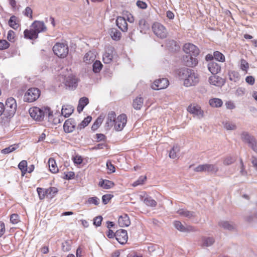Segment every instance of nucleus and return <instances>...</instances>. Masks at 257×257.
<instances>
[{
	"mask_svg": "<svg viewBox=\"0 0 257 257\" xmlns=\"http://www.w3.org/2000/svg\"><path fill=\"white\" fill-rule=\"evenodd\" d=\"M209 104L212 107H220L223 104V101L220 98H213L209 100Z\"/></svg>",
	"mask_w": 257,
	"mask_h": 257,
	"instance_id": "c85d7f7f",
	"label": "nucleus"
},
{
	"mask_svg": "<svg viewBox=\"0 0 257 257\" xmlns=\"http://www.w3.org/2000/svg\"><path fill=\"white\" fill-rule=\"evenodd\" d=\"M23 13L24 15L29 18L30 20L33 19V11L30 7H26Z\"/></svg>",
	"mask_w": 257,
	"mask_h": 257,
	"instance_id": "603ef678",
	"label": "nucleus"
},
{
	"mask_svg": "<svg viewBox=\"0 0 257 257\" xmlns=\"http://www.w3.org/2000/svg\"><path fill=\"white\" fill-rule=\"evenodd\" d=\"M102 64L100 61L96 60L93 64V71L94 73H98L102 68Z\"/></svg>",
	"mask_w": 257,
	"mask_h": 257,
	"instance_id": "79ce46f5",
	"label": "nucleus"
},
{
	"mask_svg": "<svg viewBox=\"0 0 257 257\" xmlns=\"http://www.w3.org/2000/svg\"><path fill=\"white\" fill-rule=\"evenodd\" d=\"M31 28L34 29L38 35L41 32L46 31L47 30V27L44 23L39 21H34L31 25Z\"/></svg>",
	"mask_w": 257,
	"mask_h": 257,
	"instance_id": "ddd939ff",
	"label": "nucleus"
},
{
	"mask_svg": "<svg viewBox=\"0 0 257 257\" xmlns=\"http://www.w3.org/2000/svg\"><path fill=\"white\" fill-rule=\"evenodd\" d=\"M53 51L58 57L64 58L68 55L69 48L66 43L58 42L54 45Z\"/></svg>",
	"mask_w": 257,
	"mask_h": 257,
	"instance_id": "20e7f679",
	"label": "nucleus"
},
{
	"mask_svg": "<svg viewBox=\"0 0 257 257\" xmlns=\"http://www.w3.org/2000/svg\"><path fill=\"white\" fill-rule=\"evenodd\" d=\"M77 82L78 80L75 76H69L66 79V85L69 87H75Z\"/></svg>",
	"mask_w": 257,
	"mask_h": 257,
	"instance_id": "7c9ffc66",
	"label": "nucleus"
},
{
	"mask_svg": "<svg viewBox=\"0 0 257 257\" xmlns=\"http://www.w3.org/2000/svg\"><path fill=\"white\" fill-rule=\"evenodd\" d=\"M8 24L12 28L17 30L20 26V21L18 17L13 15L10 17Z\"/></svg>",
	"mask_w": 257,
	"mask_h": 257,
	"instance_id": "412c9836",
	"label": "nucleus"
},
{
	"mask_svg": "<svg viewBox=\"0 0 257 257\" xmlns=\"http://www.w3.org/2000/svg\"><path fill=\"white\" fill-rule=\"evenodd\" d=\"M144 202L147 205L151 207H155L157 205L156 201L149 197L146 198L144 200Z\"/></svg>",
	"mask_w": 257,
	"mask_h": 257,
	"instance_id": "49530a36",
	"label": "nucleus"
},
{
	"mask_svg": "<svg viewBox=\"0 0 257 257\" xmlns=\"http://www.w3.org/2000/svg\"><path fill=\"white\" fill-rule=\"evenodd\" d=\"M75 173L72 171L64 173V178L67 180L72 179L74 178Z\"/></svg>",
	"mask_w": 257,
	"mask_h": 257,
	"instance_id": "0e129e2a",
	"label": "nucleus"
},
{
	"mask_svg": "<svg viewBox=\"0 0 257 257\" xmlns=\"http://www.w3.org/2000/svg\"><path fill=\"white\" fill-rule=\"evenodd\" d=\"M175 227L180 231L189 232L196 231L195 228L191 226L185 227L179 221H175L174 222Z\"/></svg>",
	"mask_w": 257,
	"mask_h": 257,
	"instance_id": "f3484780",
	"label": "nucleus"
},
{
	"mask_svg": "<svg viewBox=\"0 0 257 257\" xmlns=\"http://www.w3.org/2000/svg\"><path fill=\"white\" fill-rule=\"evenodd\" d=\"M116 24L117 27L123 32L127 31L128 29L126 19L122 17H118L116 19Z\"/></svg>",
	"mask_w": 257,
	"mask_h": 257,
	"instance_id": "a211bd4d",
	"label": "nucleus"
},
{
	"mask_svg": "<svg viewBox=\"0 0 257 257\" xmlns=\"http://www.w3.org/2000/svg\"><path fill=\"white\" fill-rule=\"evenodd\" d=\"M179 151V148L178 146H174L169 153V157L171 158L175 159L177 157V152Z\"/></svg>",
	"mask_w": 257,
	"mask_h": 257,
	"instance_id": "864d4df0",
	"label": "nucleus"
},
{
	"mask_svg": "<svg viewBox=\"0 0 257 257\" xmlns=\"http://www.w3.org/2000/svg\"><path fill=\"white\" fill-rule=\"evenodd\" d=\"M234 161V158L231 156H227L224 158L223 160V164L225 165H229L232 164Z\"/></svg>",
	"mask_w": 257,
	"mask_h": 257,
	"instance_id": "bf43d9fd",
	"label": "nucleus"
},
{
	"mask_svg": "<svg viewBox=\"0 0 257 257\" xmlns=\"http://www.w3.org/2000/svg\"><path fill=\"white\" fill-rule=\"evenodd\" d=\"M114 48L112 47H108L103 55V61L104 63H110L113 59Z\"/></svg>",
	"mask_w": 257,
	"mask_h": 257,
	"instance_id": "4468645a",
	"label": "nucleus"
},
{
	"mask_svg": "<svg viewBox=\"0 0 257 257\" xmlns=\"http://www.w3.org/2000/svg\"><path fill=\"white\" fill-rule=\"evenodd\" d=\"M229 78L231 81L237 82L239 80L240 75L238 72L230 71L228 73Z\"/></svg>",
	"mask_w": 257,
	"mask_h": 257,
	"instance_id": "c9c22d12",
	"label": "nucleus"
},
{
	"mask_svg": "<svg viewBox=\"0 0 257 257\" xmlns=\"http://www.w3.org/2000/svg\"><path fill=\"white\" fill-rule=\"evenodd\" d=\"M127 117L124 113L119 114L115 119L114 128L116 131H121L126 125Z\"/></svg>",
	"mask_w": 257,
	"mask_h": 257,
	"instance_id": "6e6552de",
	"label": "nucleus"
},
{
	"mask_svg": "<svg viewBox=\"0 0 257 257\" xmlns=\"http://www.w3.org/2000/svg\"><path fill=\"white\" fill-rule=\"evenodd\" d=\"M24 37L26 39L34 40L38 38V35L32 28L30 29H26L24 32Z\"/></svg>",
	"mask_w": 257,
	"mask_h": 257,
	"instance_id": "5701e85b",
	"label": "nucleus"
},
{
	"mask_svg": "<svg viewBox=\"0 0 257 257\" xmlns=\"http://www.w3.org/2000/svg\"><path fill=\"white\" fill-rule=\"evenodd\" d=\"M225 105L227 109L232 110L235 108V105L232 101H227L225 103Z\"/></svg>",
	"mask_w": 257,
	"mask_h": 257,
	"instance_id": "e2e57ef3",
	"label": "nucleus"
},
{
	"mask_svg": "<svg viewBox=\"0 0 257 257\" xmlns=\"http://www.w3.org/2000/svg\"><path fill=\"white\" fill-rule=\"evenodd\" d=\"M74 111L73 107L71 105H64L61 110L62 114L65 117H69Z\"/></svg>",
	"mask_w": 257,
	"mask_h": 257,
	"instance_id": "b1692460",
	"label": "nucleus"
},
{
	"mask_svg": "<svg viewBox=\"0 0 257 257\" xmlns=\"http://www.w3.org/2000/svg\"><path fill=\"white\" fill-rule=\"evenodd\" d=\"M89 103V99L87 97H83L79 99V103L77 107V111L80 113L85 106Z\"/></svg>",
	"mask_w": 257,
	"mask_h": 257,
	"instance_id": "393cba45",
	"label": "nucleus"
},
{
	"mask_svg": "<svg viewBox=\"0 0 257 257\" xmlns=\"http://www.w3.org/2000/svg\"><path fill=\"white\" fill-rule=\"evenodd\" d=\"M213 56L215 60L219 62H223L225 60L224 55L219 51H215L213 53Z\"/></svg>",
	"mask_w": 257,
	"mask_h": 257,
	"instance_id": "37998d69",
	"label": "nucleus"
},
{
	"mask_svg": "<svg viewBox=\"0 0 257 257\" xmlns=\"http://www.w3.org/2000/svg\"><path fill=\"white\" fill-rule=\"evenodd\" d=\"M147 177L145 176H141L139 177V178L133 184V186L134 187L143 184L144 182L146 180Z\"/></svg>",
	"mask_w": 257,
	"mask_h": 257,
	"instance_id": "6e6d98bb",
	"label": "nucleus"
},
{
	"mask_svg": "<svg viewBox=\"0 0 257 257\" xmlns=\"http://www.w3.org/2000/svg\"><path fill=\"white\" fill-rule=\"evenodd\" d=\"M107 169L108 170V173L111 174L114 173L115 171V168L114 166L112 164L110 161H107L106 162Z\"/></svg>",
	"mask_w": 257,
	"mask_h": 257,
	"instance_id": "13d9d810",
	"label": "nucleus"
},
{
	"mask_svg": "<svg viewBox=\"0 0 257 257\" xmlns=\"http://www.w3.org/2000/svg\"><path fill=\"white\" fill-rule=\"evenodd\" d=\"M245 82L251 85H253L255 83V78L252 76H248L245 78Z\"/></svg>",
	"mask_w": 257,
	"mask_h": 257,
	"instance_id": "69168bd1",
	"label": "nucleus"
},
{
	"mask_svg": "<svg viewBox=\"0 0 257 257\" xmlns=\"http://www.w3.org/2000/svg\"><path fill=\"white\" fill-rule=\"evenodd\" d=\"M177 213L180 215L183 216H185V217H188V218H190L192 216H193V214H192V212H189V211H188L187 210H186L185 209H179L177 211Z\"/></svg>",
	"mask_w": 257,
	"mask_h": 257,
	"instance_id": "de8ad7c7",
	"label": "nucleus"
},
{
	"mask_svg": "<svg viewBox=\"0 0 257 257\" xmlns=\"http://www.w3.org/2000/svg\"><path fill=\"white\" fill-rule=\"evenodd\" d=\"M46 189L47 197L50 199L54 197L58 192V189L55 187H50Z\"/></svg>",
	"mask_w": 257,
	"mask_h": 257,
	"instance_id": "2f4dec72",
	"label": "nucleus"
},
{
	"mask_svg": "<svg viewBox=\"0 0 257 257\" xmlns=\"http://www.w3.org/2000/svg\"><path fill=\"white\" fill-rule=\"evenodd\" d=\"M249 68V64L244 59H241L240 60V69L245 72L246 73L247 72V69Z\"/></svg>",
	"mask_w": 257,
	"mask_h": 257,
	"instance_id": "8fccbe9b",
	"label": "nucleus"
},
{
	"mask_svg": "<svg viewBox=\"0 0 257 257\" xmlns=\"http://www.w3.org/2000/svg\"><path fill=\"white\" fill-rule=\"evenodd\" d=\"M88 202L97 205L99 204V199L96 197H90L88 199Z\"/></svg>",
	"mask_w": 257,
	"mask_h": 257,
	"instance_id": "774afa93",
	"label": "nucleus"
},
{
	"mask_svg": "<svg viewBox=\"0 0 257 257\" xmlns=\"http://www.w3.org/2000/svg\"><path fill=\"white\" fill-rule=\"evenodd\" d=\"M241 138L244 142L248 144L249 146H250L253 142H255V139L253 137L250 136L246 132H243L241 134Z\"/></svg>",
	"mask_w": 257,
	"mask_h": 257,
	"instance_id": "cd10ccee",
	"label": "nucleus"
},
{
	"mask_svg": "<svg viewBox=\"0 0 257 257\" xmlns=\"http://www.w3.org/2000/svg\"><path fill=\"white\" fill-rule=\"evenodd\" d=\"M169 85V81L167 78H159L154 81L151 85L154 90H160L166 88Z\"/></svg>",
	"mask_w": 257,
	"mask_h": 257,
	"instance_id": "1a4fd4ad",
	"label": "nucleus"
},
{
	"mask_svg": "<svg viewBox=\"0 0 257 257\" xmlns=\"http://www.w3.org/2000/svg\"><path fill=\"white\" fill-rule=\"evenodd\" d=\"M208 81L210 84L218 87L222 86L225 83L224 79L215 74L209 77Z\"/></svg>",
	"mask_w": 257,
	"mask_h": 257,
	"instance_id": "2eb2a0df",
	"label": "nucleus"
},
{
	"mask_svg": "<svg viewBox=\"0 0 257 257\" xmlns=\"http://www.w3.org/2000/svg\"><path fill=\"white\" fill-rule=\"evenodd\" d=\"M223 126L227 130H234L236 128V125L233 123L229 121L223 122Z\"/></svg>",
	"mask_w": 257,
	"mask_h": 257,
	"instance_id": "09e8293b",
	"label": "nucleus"
},
{
	"mask_svg": "<svg viewBox=\"0 0 257 257\" xmlns=\"http://www.w3.org/2000/svg\"><path fill=\"white\" fill-rule=\"evenodd\" d=\"M102 221V217L101 216H98L94 218L93 223L97 226H99Z\"/></svg>",
	"mask_w": 257,
	"mask_h": 257,
	"instance_id": "338daca9",
	"label": "nucleus"
},
{
	"mask_svg": "<svg viewBox=\"0 0 257 257\" xmlns=\"http://www.w3.org/2000/svg\"><path fill=\"white\" fill-rule=\"evenodd\" d=\"M143 103V98L141 97H137L134 100L133 106L135 109L139 110L142 107Z\"/></svg>",
	"mask_w": 257,
	"mask_h": 257,
	"instance_id": "c756f323",
	"label": "nucleus"
},
{
	"mask_svg": "<svg viewBox=\"0 0 257 257\" xmlns=\"http://www.w3.org/2000/svg\"><path fill=\"white\" fill-rule=\"evenodd\" d=\"M37 191L39 195V199L40 200L44 199L46 197H47V189L38 187L37 188Z\"/></svg>",
	"mask_w": 257,
	"mask_h": 257,
	"instance_id": "a19ab883",
	"label": "nucleus"
},
{
	"mask_svg": "<svg viewBox=\"0 0 257 257\" xmlns=\"http://www.w3.org/2000/svg\"><path fill=\"white\" fill-rule=\"evenodd\" d=\"M152 30L155 35L161 39L165 38L167 36L166 28L160 23H154L152 26Z\"/></svg>",
	"mask_w": 257,
	"mask_h": 257,
	"instance_id": "0eeeda50",
	"label": "nucleus"
},
{
	"mask_svg": "<svg viewBox=\"0 0 257 257\" xmlns=\"http://www.w3.org/2000/svg\"><path fill=\"white\" fill-rule=\"evenodd\" d=\"M7 39L8 40L12 43H14L16 41V34L13 30H9L7 34Z\"/></svg>",
	"mask_w": 257,
	"mask_h": 257,
	"instance_id": "ea45409f",
	"label": "nucleus"
},
{
	"mask_svg": "<svg viewBox=\"0 0 257 257\" xmlns=\"http://www.w3.org/2000/svg\"><path fill=\"white\" fill-rule=\"evenodd\" d=\"M30 116L35 120L42 121L44 117H47L48 121L57 124L60 122V119L54 117L53 111L48 106H42L41 107L34 106L29 110Z\"/></svg>",
	"mask_w": 257,
	"mask_h": 257,
	"instance_id": "f257e3e1",
	"label": "nucleus"
},
{
	"mask_svg": "<svg viewBox=\"0 0 257 257\" xmlns=\"http://www.w3.org/2000/svg\"><path fill=\"white\" fill-rule=\"evenodd\" d=\"M19 147L18 145L17 144H14L13 145L10 146L9 147H7L4 149H3L1 151L2 154H9L10 153H11L14 151H15L16 149H17Z\"/></svg>",
	"mask_w": 257,
	"mask_h": 257,
	"instance_id": "4c0bfd02",
	"label": "nucleus"
},
{
	"mask_svg": "<svg viewBox=\"0 0 257 257\" xmlns=\"http://www.w3.org/2000/svg\"><path fill=\"white\" fill-rule=\"evenodd\" d=\"M49 170L52 173H57L59 171L58 167L54 159L51 158L48 161Z\"/></svg>",
	"mask_w": 257,
	"mask_h": 257,
	"instance_id": "a878e982",
	"label": "nucleus"
},
{
	"mask_svg": "<svg viewBox=\"0 0 257 257\" xmlns=\"http://www.w3.org/2000/svg\"><path fill=\"white\" fill-rule=\"evenodd\" d=\"M147 177L145 176H141L139 177V178L133 184V186L134 187L143 184L144 182L146 180Z\"/></svg>",
	"mask_w": 257,
	"mask_h": 257,
	"instance_id": "4d7b16f0",
	"label": "nucleus"
},
{
	"mask_svg": "<svg viewBox=\"0 0 257 257\" xmlns=\"http://www.w3.org/2000/svg\"><path fill=\"white\" fill-rule=\"evenodd\" d=\"M17 103L16 100L13 97L8 98L6 101L5 106L6 111V116L10 117L13 116L17 110Z\"/></svg>",
	"mask_w": 257,
	"mask_h": 257,
	"instance_id": "423d86ee",
	"label": "nucleus"
},
{
	"mask_svg": "<svg viewBox=\"0 0 257 257\" xmlns=\"http://www.w3.org/2000/svg\"><path fill=\"white\" fill-rule=\"evenodd\" d=\"M28 163L27 161L22 160L18 165V168L21 170L22 176H24L27 172Z\"/></svg>",
	"mask_w": 257,
	"mask_h": 257,
	"instance_id": "72a5a7b5",
	"label": "nucleus"
},
{
	"mask_svg": "<svg viewBox=\"0 0 257 257\" xmlns=\"http://www.w3.org/2000/svg\"><path fill=\"white\" fill-rule=\"evenodd\" d=\"M103 120L102 116H98L91 126V130L93 131H96L101 124Z\"/></svg>",
	"mask_w": 257,
	"mask_h": 257,
	"instance_id": "e433bc0d",
	"label": "nucleus"
},
{
	"mask_svg": "<svg viewBox=\"0 0 257 257\" xmlns=\"http://www.w3.org/2000/svg\"><path fill=\"white\" fill-rule=\"evenodd\" d=\"M202 244L203 246H208L212 245L214 242V239L212 237H203L202 238Z\"/></svg>",
	"mask_w": 257,
	"mask_h": 257,
	"instance_id": "58836bf2",
	"label": "nucleus"
},
{
	"mask_svg": "<svg viewBox=\"0 0 257 257\" xmlns=\"http://www.w3.org/2000/svg\"><path fill=\"white\" fill-rule=\"evenodd\" d=\"M73 162L75 164L80 165L83 162V159L81 156L76 155L72 159Z\"/></svg>",
	"mask_w": 257,
	"mask_h": 257,
	"instance_id": "680f3d73",
	"label": "nucleus"
},
{
	"mask_svg": "<svg viewBox=\"0 0 257 257\" xmlns=\"http://www.w3.org/2000/svg\"><path fill=\"white\" fill-rule=\"evenodd\" d=\"M10 221L12 224H17L20 221V217L18 214H13L10 216Z\"/></svg>",
	"mask_w": 257,
	"mask_h": 257,
	"instance_id": "3c124183",
	"label": "nucleus"
},
{
	"mask_svg": "<svg viewBox=\"0 0 257 257\" xmlns=\"http://www.w3.org/2000/svg\"><path fill=\"white\" fill-rule=\"evenodd\" d=\"M41 94L39 89L31 87L27 90L24 95V100L27 102H33L37 100Z\"/></svg>",
	"mask_w": 257,
	"mask_h": 257,
	"instance_id": "39448f33",
	"label": "nucleus"
},
{
	"mask_svg": "<svg viewBox=\"0 0 257 257\" xmlns=\"http://www.w3.org/2000/svg\"><path fill=\"white\" fill-rule=\"evenodd\" d=\"M98 185L105 189H109L114 186V183L108 180H101L99 181Z\"/></svg>",
	"mask_w": 257,
	"mask_h": 257,
	"instance_id": "bb28decb",
	"label": "nucleus"
},
{
	"mask_svg": "<svg viewBox=\"0 0 257 257\" xmlns=\"http://www.w3.org/2000/svg\"><path fill=\"white\" fill-rule=\"evenodd\" d=\"M208 70L213 74L215 75L219 73L221 70L220 66L215 62H210L208 64Z\"/></svg>",
	"mask_w": 257,
	"mask_h": 257,
	"instance_id": "6ab92c4d",
	"label": "nucleus"
},
{
	"mask_svg": "<svg viewBox=\"0 0 257 257\" xmlns=\"http://www.w3.org/2000/svg\"><path fill=\"white\" fill-rule=\"evenodd\" d=\"M113 197V195L111 194H105L102 196V202L104 204H106Z\"/></svg>",
	"mask_w": 257,
	"mask_h": 257,
	"instance_id": "052dcab7",
	"label": "nucleus"
},
{
	"mask_svg": "<svg viewBox=\"0 0 257 257\" xmlns=\"http://www.w3.org/2000/svg\"><path fill=\"white\" fill-rule=\"evenodd\" d=\"M92 117L90 116H88L85 117L83 120L79 124V127L80 128H83L90 122Z\"/></svg>",
	"mask_w": 257,
	"mask_h": 257,
	"instance_id": "a18cd8bd",
	"label": "nucleus"
},
{
	"mask_svg": "<svg viewBox=\"0 0 257 257\" xmlns=\"http://www.w3.org/2000/svg\"><path fill=\"white\" fill-rule=\"evenodd\" d=\"M95 57L91 51H89L85 54L83 58V61L86 63L89 64L95 60Z\"/></svg>",
	"mask_w": 257,
	"mask_h": 257,
	"instance_id": "473e14b6",
	"label": "nucleus"
},
{
	"mask_svg": "<svg viewBox=\"0 0 257 257\" xmlns=\"http://www.w3.org/2000/svg\"><path fill=\"white\" fill-rule=\"evenodd\" d=\"M196 172H207L216 173L218 171V168L213 164L200 165L194 169Z\"/></svg>",
	"mask_w": 257,
	"mask_h": 257,
	"instance_id": "9d476101",
	"label": "nucleus"
},
{
	"mask_svg": "<svg viewBox=\"0 0 257 257\" xmlns=\"http://www.w3.org/2000/svg\"><path fill=\"white\" fill-rule=\"evenodd\" d=\"M115 238L120 244H125L128 239L127 231L124 229H119L115 232Z\"/></svg>",
	"mask_w": 257,
	"mask_h": 257,
	"instance_id": "9b49d317",
	"label": "nucleus"
},
{
	"mask_svg": "<svg viewBox=\"0 0 257 257\" xmlns=\"http://www.w3.org/2000/svg\"><path fill=\"white\" fill-rule=\"evenodd\" d=\"M110 36L113 40L118 41L120 40L121 34L118 30L113 28L111 30Z\"/></svg>",
	"mask_w": 257,
	"mask_h": 257,
	"instance_id": "f704fd0d",
	"label": "nucleus"
},
{
	"mask_svg": "<svg viewBox=\"0 0 257 257\" xmlns=\"http://www.w3.org/2000/svg\"><path fill=\"white\" fill-rule=\"evenodd\" d=\"M75 128V125L73 120L71 118L67 119L63 125V128L66 133H69L72 132Z\"/></svg>",
	"mask_w": 257,
	"mask_h": 257,
	"instance_id": "4be33fe9",
	"label": "nucleus"
},
{
	"mask_svg": "<svg viewBox=\"0 0 257 257\" xmlns=\"http://www.w3.org/2000/svg\"><path fill=\"white\" fill-rule=\"evenodd\" d=\"M176 73L179 78L183 80L184 85L186 87L194 86L199 81V75L190 69L180 68Z\"/></svg>",
	"mask_w": 257,
	"mask_h": 257,
	"instance_id": "f03ea898",
	"label": "nucleus"
},
{
	"mask_svg": "<svg viewBox=\"0 0 257 257\" xmlns=\"http://www.w3.org/2000/svg\"><path fill=\"white\" fill-rule=\"evenodd\" d=\"M187 111L190 113L198 116L199 117H202L203 116V111L201 107L198 104H190L187 107Z\"/></svg>",
	"mask_w": 257,
	"mask_h": 257,
	"instance_id": "f8f14e48",
	"label": "nucleus"
},
{
	"mask_svg": "<svg viewBox=\"0 0 257 257\" xmlns=\"http://www.w3.org/2000/svg\"><path fill=\"white\" fill-rule=\"evenodd\" d=\"M115 119L116 114L115 112L113 111L109 112L106 117L105 126L108 128H110L112 126H114Z\"/></svg>",
	"mask_w": 257,
	"mask_h": 257,
	"instance_id": "dca6fc26",
	"label": "nucleus"
},
{
	"mask_svg": "<svg viewBox=\"0 0 257 257\" xmlns=\"http://www.w3.org/2000/svg\"><path fill=\"white\" fill-rule=\"evenodd\" d=\"M10 43L5 39L0 40V50H4L9 48Z\"/></svg>",
	"mask_w": 257,
	"mask_h": 257,
	"instance_id": "c03bdc74",
	"label": "nucleus"
},
{
	"mask_svg": "<svg viewBox=\"0 0 257 257\" xmlns=\"http://www.w3.org/2000/svg\"><path fill=\"white\" fill-rule=\"evenodd\" d=\"M183 50L185 53L190 56L189 57H186L187 60H185V65L191 67L196 66L198 61L193 56L196 57L199 54L200 51L199 48L195 45L188 43L184 45Z\"/></svg>",
	"mask_w": 257,
	"mask_h": 257,
	"instance_id": "7ed1b4c3",
	"label": "nucleus"
},
{
	"mask_svg": "<svg viewBox=\"0 0 257 257\" xmlns=\"http://www.w3.org/2000/svg\"><path fill=\"white\" fill-rule=\"evenodd\" d=\"M118 223L122 227L129 226L131 221L128 216L126 214H123L120 216L118 219Z\"/></svg>",
	"mask_w": 257,
	"mask_h": 257,
	"instance_id": "aec40b11",
	"label": "nucleus"
},
{
	"mask_svg": "<svg viewBox=\"0 0 257 257\" xmlns=\"http://www.w3.org/2000/svg\"><path fill=\"white\" fill-rule=\"evenodd\" d=\"M147 177L145 176H141L139 177V178L133 184V186L134 187L143 184L144 182L146 180Z\"/></svg>",
	"mask_w": 257,
	"mask_h": 257,
	"instance_id": "5fc2aeb1",
	"label": "nucleus"
}]
</instances>
